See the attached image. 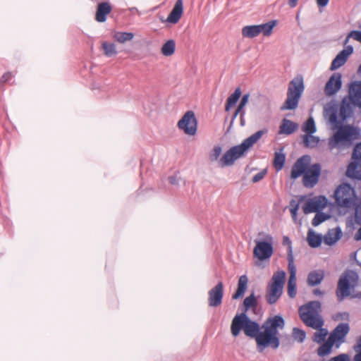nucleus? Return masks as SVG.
<instances>
[{
  "instance_id": "1",
  "label": "nucleus",
  "mask_w": 361,
  "mask_h": 361,
  "mask_svg": "<svg viewBox=\"0 0 361 361\" xmlns=\"http://www.w3.org/2000/svg\"><path fill=\"white\" fill-rule=\"evenodd\" d=\"M285 325L284 319L279 315L268 319L262 326V331H259L255 341L257 349L262 352L264 348L270 347L276 349L280 345L278 337V330L283 329Z\"/></svg>"
},
{
  "instance_id": "2",
  "label": "nucleus",
  "mask_w": 361,
  "mask_h": 361,
  "mask_svg": "<svg viewBox=\"0 0 361 361\" xmlns=\"http://www.w3.org/2000/svg\"><path fill=\"white\" fill-rule=\"evenodd\" d=\"M267 131V129L258 130L245 139L240 145L230 148L219 160V166L224 168L232 166L236 159L243 156Z\"/></svg>"
},
{
  "instance_id": "3",
  "label": "nucleus",
  "mask_w": 361,
  "mask_h": 361,
  "mask_svg": "<svg viewBox=\"0 0 361 361\" xmlns=\"http://www.w3.org/2000/svg\"><path fill=\"white\" fill-rule=\"evenodd\" d=\"M321 303L319 301H311L299 308V314L303 323L314 329L324 326V319L320 314Z\"/></svg>"
},
{
  "instance_id": "4",
  "label": "nucleus",
  "mask_w": 361,
  "mask_h": 361,
  "mask_svg": "<svg viewBox=\"0 0 361 361\" xmlns=\"http://www.w3.org/2000/svg\"><path fill=\"white\" fill-rule=\"evenodd\" d=\"M286 281V272L283 270L276 271L266 290V300L270 305L276 303L283 293Z\"/></svg>"
},
{
  "instance_id": "5",
  "label": "nucleus",
  "mask_w": 361,
  "mask_h": 361,
  "mask_svg": "<svg viewBox=\"0 0 361 361\" xmlns=\"http://www.w3.org/2000/svg\"><path fill=\"white\" fill-rule=\"evenodd\" d=\"M358 133L350 126L340 127L336 133L329 140V147L333 149L341 146H350L352 142L357 138Z\"/></svg>"
},
{
  "instance_id": "6",
  "label": "nucleus",
  "mask_w": 361,
  "mask_h": 361,
  "mask_svg": "<svg viewBox=\"0 0 361 361\" xmlns=\"http://www.w3.org/2000/svg\"><path fill=\"white\" fill-rule=\"evenodd\" d=\"M358 274L353 270L345 271L340 277L336 290V296L338 301H342L350 295V290L357 287Z\"/></svg>"
},
{
  "instance_id": "7",
  "label": "nucleus",
  "mask_w": 361,
  "mask_h": 361,
  "mask_svg": "<svg viewBox=\"0 0 361 361\" xmlns=\"http://www.w3.org/2000/svg\"><path fill=\"white\" fill-rule=\"evenodd\" d=\"M304 90L303 79L301 76L292 80L288 85L287 98L281 106V110L295 109Z\"/></svg>"
},
{
  "instance_id": "8",
  "label": "nucleus",
  "mask_w": 361,
  "mask_h": 361,
  "mask_svg": "<svg viewBox=\"0 0 361 361\" xmlns=\"http://www.w3.org/2000/svg\"><path fill=\"white\" fill-rule=\"evenodd\" d=\"M336 203L343 207H351L355 202L356 196L354 189L347 183L339 185L334 193Z\"/></svg>"
},
{
  "instance_id": "9",
  "label": "nucleus",
  "mask_w": 361,
  "mask_h": 361,
  "mask_svg": "<svg viewBox=\"0 0 361 361\" xmlns=\"http://www.w3.org/2000/svg\"><path fill=\"white\" fill-rule=\"evenodd\" d=\"M273 238L267 235L264 241L256 240L255 247L253 250V255L259 260L263 261L269 259L273 254Z\"/></svg>"
},
{
  "instance_id": "10",
  "label": "nucleus",
  "mask_w": 361,
  "mask_h": 361,
  "mask_svg": "<svg viewBox=\"0 0 361 361\" xmlns=\"http://www.w3.org/2000/svg\"><path fill=\"white\" fill-rule=\"evenodd\" d=\"M352 161L348 166L346 176L351 178L361 180V142L354 148Z\"/></svg>"
},
{
  "instance_id": "11",
  "label": "nucleus",
  "mask_w": 361,
  "mask_h": 361,
  "mask_svg": "<svg viewBox=\"0 0 361 361\" xmlns=\"http://www.w3.org/2000/svg\"><path fill=\"white\" fill-rule=\"evenodd\" d=\"M177 126L186 135H195L197 129V122L195 113L192 111H187L178 122Z\"/></svg>"
},
{
  "instance_id": "12",
  "label": "nucleus",
  "mask_w": 361,
  "mask_h": 361,
  "mask_svg": "<svg viewBox=\"0 0 361 361\" xmlns=\"http://www.w3.org/2000/svg\"><path fill=\"white\" fill-rule=\"evenodd\" d=\"M288 272H289V279L288 281V295L290 298H293L295 297L297 290H296V267L294 264V259L292 255V251L290 250L289 253L288 255Z\"/></svg>"
},
{
  "instance_id": "13",
  "label": "nucleus",
  "mask_w": 361,
  "mask_h": 361,
  "mask_svg": "<svg viewBox=\"0 0 361 361\" xmlns=\"http://www.w3.org/2000/svg\"><path fill=\"white\" fill-rule=\"evenodd\" d=\"M320 173L321 166L319 164H314L310 166L303 175V185L308 188H313L318 183Z\"/></svg>"
},
{
  "instance_id": "14",
  "label": "nucleus",
  "mask_w": 361,
  "mask_h": 361,
  "mask_svg": "<svg viewBox=\"0 0 361 361\" xmlns=\"http://www.w3.org/2000/svg\"><path fill=\"white\" fill-rule=\"evenodd\" d=\"M327 203L328 200L324 196L314 197L305 202L302 207V210L306 214L312 212H319L326 207Z\"/></svg>"
},
{
  "instance_id": "15",
  "label": "nucleus",
  "mask_w": 361,
  "mask_h": 361,
  "mask_svg": "<svg viewBox=\"0 0 361 361\" xmlns=\"http://www.w3.org/2000/svg\"><path fill=\"white\" fill-rule=\"evenodd\" d=\"M350 327L347 323L339 324L330 334L329 338L335 344L336 348L344 342L345 337L348 334Z\"/></svg>"
},
{
  "instance_id": "16",
  "label": "nucleus",
  "mask_w": 361,
  "mask_h": 361,
  "mask_svg": "<svg viewBox=\"0 0 361 361\" xmlns=\"http://www.w3.org/2000/svg\"><path fill=\"white\" fill-rule=\"evenodd\" d=\"M223 296L224 284L220 281L208 292L209 306L213 307L219 306L222 302Z\"/></svg>"
},
{
  "instance_id": "17",
  "label": "nucleus",
  "mask_w": 361,
  "mask_h": 361,
  "mask_svg": "<svg viewBox=\"0 0 361 361\" xmlns=\"http://www.w3.org/2000/svg\"><path fill=\"white\" fill-rule=\"evenodd\" d=\"M310 163V157L304 155L299 158L292 166L290 178L296 179L302 175H304Z\"/></svg>"
},
{
  "instance_id": "18",
  "label": "nucleus",
  "mask_w": 361,
  "mask_h": 361,
  "mask_svg": "<svg viewBox=\"0 0 361 361\" xmlns=\"http://www.w3.org/2000/svg\"><path fill=\"white\" fill-rule=\"evenodd\" d=\"M342 86L341 74L339 73H334L324 87V92L327 96H332L336 94Z\"/></svg>"
},
{
  "instance_id": "19",
  "label": "nucleus",
  "mask_w": 361,
  "mask_h": 361,
  "mask_svg": "<svg viewBox=\"0 0 361 361\" xmlns=\"http://www.w3.org/2000/svg\"><path fill=\"white\" fill-rule=\"evenodd\" d=\"M353 52V47L351 45L347 46L345 49L339 52L332 61L330 69L336 70L343 66L348 60V56Z\"/></svg>"
},
{
  "instance_id": "20",
  "label": "nucleus",
  "mask_w": 361,
  "mask_h": 361,
  "mask_svg": "<svg viewBox=\"0 0 361 361\" xmlns=\"http://www.w3.org/2000/svg\"><path fill=\"white\" fill-rule=\"evenodd\" d=\"M348 97L354 106L361 109V82L355 81L349 87Z\"/></svg>"
},
{
  "instance_id": "21",
  "label": "nucleus",
  "mask_w": 361,
  "mask_h": 361,
  "mask_svg": "<svg viewBox=\"0 0 361 361\" xmlns=\"http://www.w3.org/2000/svg\"><path fill=\"white\" fill-rule=\"evenodd\" d=\"M183 13V0H177L166 21L172 24L177 23Z\"/></svg>"
},
{
  "instance_id": "22",
  "label": "nucleus",
  "mask_w": 361,
  "mask_h": 361,
  "mask_svg": "<svg viewBox=\"0 0 361 361\" xmlns=\"http://www.w3.org/2000/svg\"><path fill=\"white\" fill-rule=\"evenodd\" d=\"M247 319V316L245 313L235 315L233 319L231 326V331L234 336H238L241 329L244 330V326Z\"/></svg>"
},
{
  "instance_id": "23",
  "label": "nucleus",
  "mask_w": 361,
  "mask_h": 361,
  "mask_svg": "<svg viewBox=\"0 0 361 361\" xmlns=\"http://www.w3.org/2000/svg\"><path fill=\"white\" fill-rule=\"evenodd\" d=\"M353 104L350 100V98H344L341 104L339 109V116L342 121L350 118L353 113Z\"/></svg>"
},
{
  "instance_id": "24",
  "label": "nucleus",
  "mask_w": 361,
  "mask_h": 361,
  "mask_svg": "<svg viewBox=\"0 0 361 361\" xmlns=\"http://www.w3.org/2000/svg\"><path fill=\"white\" fill-rule=\"evenodd\" d=\"M112 7L108 2H102L98 4L95 20L99 23H104L106 20V16L111 13Z\"/></svg>"
},
{
  "instance_id": "25",
  "label": "nucleus",
  "mask_w": 361,
  "mask_h": 361,
  "mask_svg": "<svg viewBox=\"0 0 361 361\" xmlns=\"http://www.w3.org/2000/svg\"><path fill=\"white\" fill-rule=\"evenodd\" d=\"M243 331L246 336L251 338H255V339H256L257 336H258L260 331V328L257 322L252 321L247 317V321L245 324Z\"/></svg>"
},
{
  "instance_id": "26",
  "label": "nucleus",
  "mask_w": 361,
  "mask_h": 361,
  "mask_svg": "<svg viewBox=\"0 0 361 361\" xmlns=\"http://www.w3.org/2000/svg\"><path fill=\"white\" fill-rule=\"evenodd\" d=\"M324 278V271L323 270H314L308 274L307 283L309 286H314L322 283Z\"/></svg>"
},
{
  "instance_id": "27",
  "label": "nucleus",
  "mask_w": 361,
  "mask_h": 361,
  "mask_svg": "<svg viewBox=\"0 0 361 361\" xmlns=\"http://www.w3.org/2000/svg\"><path fill=\"white\" fill-rule=\"evenodd\" d=\"M341 237V231L339 228L330 229L324 236V242L328 245H334Z\"/></svg>"
},
{
  "instance_id": "28",
  "label": "nucleus",
  "mask_w": 361,
  "mask_h": 361,
  "mask_svg": "<svg viewBox=\"0 0 361 361\" xmlns=\"http://www.w3.org/2000/svg\"><path fill=\"white\" fill-rule=\"evenodd\" d=\"M248 279L245 275H243L239 278L238 283V288L235 293L232 295L233 300H237L243 296L247 288Z\"/></svg>"
},
{
  "instance_id": "29",
  "label": "nucleus",
  "mask_w": 361,
  "mask_h": 361,
  "mask_svg": "<svg viewBox=\"0 0 361 361\" xmlns=\"http://www.w3.org/2000/svg\"><path fill=\"white\" fill-rule=\"evenodd\" d=\"M298 128V125L286 118H284L280 126L279 133L290 135L294 133Z\"/></svg>"
},
{
  "instance_id": "30",
  "label": "nucleus",
  "mask_w": 361,
  "mask_h": 361,
  "mask_svg": "<svg viewBox=\"0 0 361 361\" xmlns=\"http://www.w3.org/2000/svg\"><path fill=\"white\" fill-rule=\"evenodd\" d=\"M307 241L311 247H317L322 242V236L317 234L312 229H309Z\"/></svg>"
},
{
  "instance_id": "31",
  "label": "nucleus",
  "mask_w": 361,
  "mask_h": 361,
  "mask_svg": "<svg viewBox=\"0 0 361 361\" xmlns=\"http://www.w3.org/2000/svg\"><path fill=\"white\" fill-rule=\"evenodd\" d=\"M260 34V30L258 25H247L242 29V35L244 37L254 38Z\"/></svg>"
},
{
  "instance_id": "32",
  "label": "nucleus",
  "mask_w": 361,
  "mask_h": 361,
  "mask_svg": "<svg viewBox=\"0 0 361 361\" xmlns=\"http://www.w3.org/2000/svg\"><path fill=\"white\" fill-rule=\"evenodd\" d=\"M282 151L283 149H281L280 152L274 153L273 164L277 171H281L283 168L286 161V155Z\"/></svg>"
},
{
  "instance_id": "33",
  "label": "nucleus",
  "mask_w": 361,
  "mask_h": 361,
  "mask_svg": "<svg viewBox=\"0 0 361 361\" xmlns=\"http://www.w3.org/2000/svg\"><path fill=\"white\" fill-rule=\"evenodd\" d=\"M335 344L332 342V341L328 338L326 342H323V343L318 348L317 352L318 355L320 357H324L331 353L332 347Z\"/></svg>"
},
{
  "instance_id": "34",
  "label": "nucleus",
  "mask_w": 361,
  "mask_h": 361,
  "mask_svg": "<svg viewBox=\"0 0 361 361\" xmlns=\"http://www.w3.org/2000/svg\"><path fill=\"white\" fill-rule=\"evenodd\" d=\"M240 96L241 90L240 87H237L234 92L227 99L225 110L226 111H229V109L236 104Z\"/></svg>"
},
{
  "instance_id": "35",
  "label": "nucleus",
  "mask_w": 361,
  "mask_h": 361,
  "mask_svg": "<svg viewBox=\"0 0 361 361\" xmlns=\"http://www.w3.org/2000/svg\"><path fill=\"white\" fill-rule=\"evenodd\" d=\"M175 49L176 43L174 40H168L161 47V54L165 56H170L174 54Z\"/></svg>"
},
{
  "instance_id": "36",
  "label": "nucleus",
  "mask_w": 361,
  "mask_h": 361,
  "mask_svg": "<svg viewBox=\"0 0 361 361\" xmlns=\"http://www.w3.org/2000/svg\"><path fill=\"white\" fill-rule=\"evenodd\" d=\"M316 330L317 331L314 334L312 340L317 343H322L328 335V331L322 327Z\"/></svg>"
},
{
  "instance_id": "37",
  "label": "nucleus",
  "mask_w": 361,
  "mask_h": 361,
  "mask_svg": "<svg viewBox=\"0 0 361 361\" xmlns=\"http://www.w3.org/2000/svg\"><path fill=\"white\" fill-rule=\"evenodd\" d=\"M275 25V20H271L267 23L258 25L260 30V33H262L266 37L271 35L273 31V28Z\"/></svg>"
},
{
  "instance_id": "38",
  "label": "nucleus",
  "mask_w": 361,
  "mask_h": 361,
  "mask_svg": "<svg viewBox=\"0 0 361 361\" xmlns=\"http://www.w3.org/2000/svg\"><path fill=\"white\" fill-rule=\"evenodd\" d=\"M303 142L306 147L313 148L317 146L319 139L312 134H307L303 136Z\"/></svg>"
},
{
  "instance_id": "39",
  "label": "nucleus",
  "mask_w": 361,
  "mask_h": 361,
  "mask_svg": "<svg viewBox=\"0 0 361 361\" xmlns=\"http://www.w3.org/2000/svg\"><path fill=\"white\" fill-rule=\"evenodd\" d=\"M133 37L134 35L132 32H118L114 35V38L120 43H124L127 41H130Z\"/></svg>"
},
{
  "instance_id": "40",
  "label": "nucleus",
  "mask_w": 361,
  "mask_h": 361,
  "mask_svg": "<svg viewBox=\"0 0 361 361\" xmlns=\"http://www.w3.org/2000/svg\"><path fill=\"white\" fill-rule=\"evenodd\" d=\"M243 305L245 311L248 310L250 308L255 309L257 306V300L255 296V294L252 293L249 296L245 298L243 302Z\"/></svg>"
},
{
  "instance_id": "41",
  "label": "nucleus",
  "mask_w": 361,
  "mask_h": 361,
  "mask_svg": "<svg viewBox=\"0 0 361 361\" xmlns=\"http://www.w3.org/2000/svg\"><path fill=\"white\" fill-rule=\"evenodd\" d=\"M222 149L219 145H216L209 153V160L211 162L218 161L221 154Z\"/></svg>"
},
{
  "instance_id": "42",
  "label": "nucleus",
  "mask_w": 361,
  "mask_h": 361,
  "mask_svg": "<svg viewBox=\"0 0 361 361\" xmlns=\"http://www.w3.org/2000/svg\"><path fill=\"white\" fill-rule=\"evenodd\" d=\"M104 51L106 56H112L116 54L117 51L114 44L104 42L102 44Z\"/></svg>"
},
{
  "instance_id": "43",
  "label": "nucleus",
  "mask_w": 361,
  "mask_h": 361,
  "mask_svg": "<svg viewBox=\"0 0 361 361\" xmlns=\"http://www.w3.org/2000/svg\"><path fill=\"white\" fill-rule=\"evenodd\" d=\"M303 131L307 134H313L316 131L315 123L314 119L310 117L306 121L302 128Z\"/></svg>"
},
{
  "instance_id": "44",
  "label": "nucleus",
  "mask_w": 361,
  "mask_h": 361,
  "mask_svg": "<svg viewBox=\"0 0 361 361\" xmlns=\"http://www.w3.org/2000/svg\"><path fill=\"white\" fill-rule=\"evenodd\" d=\"M329 218V215H327L324 213H322V212H317L312 221V224L314 226H317L321 223L324 222Z\"/></svg>"
},
{
  "instance_id": "45",
  "label": "nucleus",
  "mask_w": 361,
  "mask_h": 361,
  "mask_svg": "<svg viewBox=\"0 0 361 361\" xmlns=\"http://www.w3.org/2000/svg\"><path fill=\"white\" fill-rule=\"evenodd\" d=\"M249 97H250V94H245L241 100H240V102L238 106V108L236 109L235 113H234V115L233 116V119H234L235 118H236V116H238V114L241 112L242 111H244L243 110V108L245 107V106L247 104L248 102V100H249Z\"/></svg>"
},
{
  "instance_id": "46",
  "label": "nucleus",
  "mask_w": 361,
  "mask_h": 361,
  "mask_svg": "<svg viewBox=\"0 0 361 361\" xmlns=\"http://www.w3.org/2000/svg\"><path fill=\"white\" fill-rule=\"evenodd\" d=\"M299 209V203L292 200L290 203V212L294 221L297 220L298 211Z\"/></svg>"
},
{
  "instance_id": "47",
  "label": "nucleus",
  "mask_w": 361,
  "mask_h": 361,
  "mask_svg": "<svg viewBox=\"0 0 361 361\" xmlns=\"http://www.w3.org/2000/svg\"><path fill=\"white\" fill-rule=\"evenodd\" d=\"M293 335L295 339L299 342H302L305 338V331L297 328L293 329Z\"/></svg>"
},
{
  "instance_id": "48",
  "label": "nucleus",
  "mask_w": 361,
  "mask_h": 361,
  "mask_svg": "<svg viewBox=\"0 0 361 361\" xmlns=\"http://www.w3.org/2000/svg\"><path fill=\"white\" fill-rule=\"evenodd\" d=\"M328 361H351V360L348 354L342 353L337 356L331 357Z\"/></svg>"
},
{
  "instance_id": "49",
  "label": "nucleus",
  "mask_w": 361,
  "mask_h": 361,
  "mask_svg": "<svg viewBox=\"0 0 361 361\" xmlns=\"http://www.w3.org/2000/svg\"><path fill=\"white\" fill-rule=\"evenodd\" d=\"M266 174H267L266 169H264V170L259 171V173H257L252 177V183H255L260 181L261 180H262L264 178V177L265 176Z\"/></svg>"
},
{
  "instance_id": "50",
  "label": "nucleus",
  "mask_w": 361,
  "mask_h": 361,
  "mask_svg": "<svg viewBox=\"0 0 361 361\" xmlns=\"http://www.w3.org/2000/svg\"><path fill=\"white\" fill-rule=\"evenodd\" d=\"M14 76L11 72L5 73L0 78V85H4Z\"/></svg>"
},
{
  "instance_id": "51",
  "label": "nucleus",
  "mask_w": 361,
  "mask_h": 361,
  "mask_svg": "<svg viewBox=\"0 0 361 361\" xmlns=\"http://www.w3.org/2000/svg\"><path fill=\"white\" fill-rule=\"evenodd\" d=\"M350 36L355 40L361 43V31L353 30L350 32Z\"/></svg>"
},
{
  "instance_id": "52",
  "label": "nucleus",
  "mask_w": 361,
  "mask_h": 361,
  "mask_svg": "<svg viewBox=\"0 0 361 361\" xmlns=\"http://www.w3.org/2000/svg\"><path fill=\"white\" fill-rule=\"evenodd\" d=\"M316 1L319 7H324L328 4L329 0H316Z\"/></svg>"
},
{
  "instance_id": "53",
  "label": "nucleus",
  "mask_w": 361,
  "mask_h": 361,
  "mask_svg": "<svg viewBox=\"0 0 361 361\" xmlns=\"http://www.w3.org/2000/svg\"><path fill=\"white\" fill-rule=\"evenodd\" d=\"M354 350H361V335L360 337L358 338L357 343L354 345Z\"/></svg>"
},
{
  "instance_id": "54",
  "label": "nucleus",
  "mask_w": 361,
  "mask_h": 361,
  "mask_svg": "<svg viewBox=\"0 0 361 361\" xmlns=\"http://www.w3.org/2000/svg\"><path fill=\"white\" fill-rule=\"evenodd\" d=\"M353 361H361V350L355 351Z\"/></svg>"
},
{
  "instance_id": "55",
  "label": "nucleus",
  "mask_w": 361,
  "mask_h": 361,
  "mask_svg": "<svg viewBox=\"0 0 361 361\" xmlns=\"http://www.w3.org/2000/svg\"><path fill=\"white\" fill-rule=\"evenodd\" d=\"M354 239L357 241L361 240V227L357 231L355 234Z\"/></svg>"
},
{
  "instance_id": "56",
  "label": "nucleus",
  "mask_w": 361,
  "mask_h": 361,
  "mask_svg": "<svg viewBox=\"0 0 361 361\" xmlns=\"http://www.w3.org/2000/svg\"><path fill=\"white\" fill-rule=\"evenodd\" d=\"M313 293H314V295H317V296H321V295H324V292L322 291L319 288H316V289L313 290Z\"/></svg>"
},
{
  "instance_id": "57",
  "label": "nucleus",
  "mask_w": 361,
  "mask_h": 361,
  "mask_svg": "<svg viewBox=\"0 0 361 361\" xmlns=\"http://www.w3.org/2000/svg\"><path fill=\"white\" fill-rule=\"evenodd\" d=\"M298 0H288V5L291 8H294L296 6Z\"/></svg>"
},
{
  "instance_id": "58",
  "label": "nucleus",
  "mask_w": 361,
  "mask_h": 361,
  "mask_svg": "<svg viewBox=\"0 0 361 361\" xmlns=\"http://www.w3.org/2000/svg\"><path fill=\"white\" fill-rule=\"evenodd\" d=\"M329 121L331 123H334L337 121V116L335 114H333L329 117Z\"/></svg>"
},
{
  "instance_id": "59",
  "label": "nucleus",
  "mask_w": 361,
  "mask_h": 361,
  "mask_svg": "<svg viewBox=\"0 0 361 361\" xmlns=\"http://www.w3.org/2000/svg\"><path fill=\"white\" fill-rule=\"evenodd\" d=\"M343 314L345 316H348V314H346V313H343ZM342 316H343L342 313H338L334 316V318L335 320H338V319H341Z\"/></svg>"
},
{
  "instance_id": "60",
  "label": "nucleus",
  "mask_w": 361,
  "mask_h": 361,
  "mask_svg": "<svg viewBox=\"0 0 361 361\" xmlns=\"http://www.w3.org/2000/svg\"><path fill=\"white\" fill-rule=\"evenodd\" d=\"M239 114H240V123L242 126H244L245 123H244L243 116L245 115V111H242Z\"/></svg>"
},
{
  "instance_id": "61",
  "label": "nucleus",
  "mask_w": 361,
  "mask_h": 361,
  "mask_svg": "<svg viewBox=\"0 0 361 361\" xmlns=\"http://www.w3.org/2000/svg\"><path fill=\"white\" fill-rule=\"evenodd\" d=\"M350 38H352V36H350V33L347 35V37H345V39L344 41V45H346L347 43L349 41V39Z\"/></svg>"
},
{
  "instance_id": "62",
  "label": "nucleus",
  "mask_w": 361,
  "mask_h": 361,
  "mask_svg": "<svg viewBox=\"0 0 361 361\" xmlns=\"http://www.w3.org/2000/svg\"><path fill=\"white\" fill-rule=\"evenodd\" d=\"M353 297V298H361V292H359V293L355 294Z\"/></svg>"
},
{
  "instance_id": "63",
  "label": "nucleus",
  "mask_w": 361,
  "mask_h": 361,
  "mask_svg": "<svg viewBox=\"0 0 361 361\" xmlns=\"http://www.w3.org/2000/svg\"><path fill=\"white\" fill-rule=\"evenodd\" d=\"M283 240H284L285 242L288 241L290 243L289 239L287 237H284Z\"/></svg>"
},
{
  "instance_id": "64",
  "label": "nucleus",
  "mask_w": 361,
  "mask_h": 361,
  "mask_svg": "<svg viewBox=\"0 0 361 361\" xmlns=\"http://www.w3.org/2000/svg\"><path fill=\"white\" fill-rule=\"evenodd\" d=\"M358 72L360 73H361V64L360 65L359 68H358Z\"/></svg>"
}]
</instances>
